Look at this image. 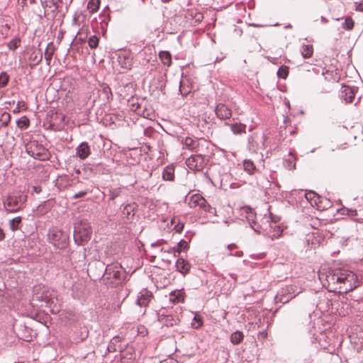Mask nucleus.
<instances>
[{
    "instance_id": "nucleus-52",
    "label": "nucleus",
    "mask_w": 363,
    "mask_h": 363,
    "mask_svg": "<svg viewBox=\"0 0 363 363\" xmlns=\"http://www.w3.org/2000/svg\"><path fill=\"white\" fill-rule=\"evenodd\" d=\"M9 76L6 72H1L0 73V88L6 87L9 82Z\"/></svg>"
},
{
    "instance_id": "nucleus-44",
    "label": "nucleus",
    "mask_w": 363,
    "mask_h": 363,
    "mask_svg": "<svg viewBox=\"0 0 363 363\" xmlns=\"http://www.w3.org/2000/svg\"><path fill=\"white\" fill-rule=\"evenodd\" d=\"M313 48L311 45H304L302 47L301 55L304 58H309L312 56Z\"/></svg>"
},
{
    "instance_id": "nucleus-13",
    "label": "nucleus",
    "mask_w": 363,
    "mask_h": 363,
    "mask_svg": "<svg viewBox=\"0 0 363 363\" xmlns=\"http://www.w3.org/2000/svg\"><path fill=\"white\" fill-rule=\"evenodd\" d=\"M158 320L163 325L167 327L178 325L181 321L178 315L169 313L168 311L160 313L158 314Z\"/></svg>"
},
{
    "instance_id": "nucleus-24",
    "label": "nucleus",
    "mask_w": 363,
    "mask_h": 363,
    "mask_svg": "<svg viewBox=\"0 0 363 363\" xmlns=\"http://www.w3.org/2000/svg\"><path fill=\"white\" fill-rule=\"evenodd\" d=\"M350 338L353 348L357 352H361L363 350V332H360L359 334H352Z\"/></svg>"
},
{
    "instance_id": "nucleus-42",
    "label": "nucleus",
    "mask_w": 363,
    "mask_h": 363,
    "mask_svg": "<svg viewBox=\"0 0 363 363\" xmlns=\"http://www.w3.org/2000/svg\"><path fill=\"white\" fill-rule=\"evenodd\" d=\"M21 330L23 332L24 334H22L21 338L25 341L31 340L32 335L31 332L32 330L30 328L26 327V325H21Z\"/></svg>"
},
{
    "instance_id": "nucleus-19",
    "label": "nucleus",
    "mask_w": 363,
    "mask_h": 363,
    "mask_svg": "<svg viewBox=\"0 0 363 363\" xmlns=\"http://www.w3.org/2000/svg\"><path fill=\"white\" fill-rule=\"evenodd\" d=\"M153 298L152 293L147 290V289H142L137 299V304L140 306H148L150 301Z\"/></svg>"
},
{
    "instance_id": "nucleus-22",
    "label": "nucleus",
    "mask_w": 363,
    "mask_h": 363,
    "mask_svg": "<svg viewBox=\"0 0 363 363\" xmlns=\"http://www.w3.org/2000/svg\"><path fill=\"white\" fill-rule=\"evenodd\" d=\"M118 62L120 66L125 69H131L133 67V58L130 54L121 52L118 56Z\"/></svg>"
},
{
    "instance_id": "nucleus-54",
    "label": "nucleus",
    "mask_w": 363,
    "mask_h": 363,
    "mask_svg": "<svg viewBox=\"0 0 363 363\" xmlns=\"http://www.w3.org/2000/svg\"><path fill=\"white\" fill-rule=\"evenodd\" d=\"M289 156H291V158L284 160V166L286 168H288L289 169H295V167H296L295 158L294 157V155L291 152L289 153Z\"/></svg>"
},
{
    "instance_id": "nucleus-26",
    "label": "nucleus",
    "mask_w": 363,
    "mask_h": 363,
    "mask_svg": "<svg viewBox=\"0 0 363 363\" xmlns=\"http://www.w3.org/2000/svg\"><path fill=\"white\" fill-rule=\"evenodd\" d=\"M210 147L211 143L208 140L200 138L199 145L197 146L194 152H196V155H201V156L206 157L208 154L210 152Z\"/></svg>"
},
{
    "instance_id": "nucleus-57",
    "label": "nucleus",
    "mask_w": 363,
    "mask_h": 363,
    "mask_svg": "<svg viewBox=\"0 0 363 363\" xmlns=\"http://www.w3.org/2000/svg\"><path fill=\"white\" fill-rule=\"evenodd\" d=\"M26 106L23 101H18L16 108L13 110V113H18L22 110H26Z\"/></svg>"
},
{
    "instance_id": "nucleus-47",
    "label": "nucleus",
    "mask_w": 363,
    "mask_h": 363,
    "mask_svg": "<svg viewBox=\"0 0 363 363\" xmlns=\"http://www.w3.org/2000/svg\"><path fill=\"white\" fill-rule=\"evenodd\" d=\"M11 121V115L7 112H4L0 118V129L8 126Z\"/></svg>"
},
{
    "instance_id": "nucleus-35",
    "label": "nucleus",
    "mask_w": 363,
    "mask_h": 363,
    "mask_svg": "<svg viewBox=\"0 0 363 363\" xmlns=\"http://www.w3.org/2000/svg\"><path fill=\"white\" fill-rule=\"evenodd\" d=\"M269 227L271 228L270 231L266 232V233L268 234L272 239L277 238L282 234V229L277 224L272 225V223H269Z\"/></svg>"
},
{
    "instance_id": "nucleus-30",
    "label": "nucleus",
    "mask_w": 363,
    "mask_h": 363,
    "mask_svg": "<svg viewBox=\"0 0 363 363\" xmlns=\"http://www.w3.org/2000/svg\"><path fill=\"white\" fill-rule=\"evenodd\" d=\"M185 293L183 289L175 290L169 294V300L174 303H182L184 301Z\"/></svg>"
},
{
    "instance_id": "nucleus-58",
    "label": "nucleus",
    "mask_w": 363,
    "mask_h": 363,
    "mask_svg": "<svg viewBox=\"0 0 363 363\" xmlns=\"http://www.w3.org/2000/svg\"><path fill=\"white\" fill-rule=\"evenodd\" d=\"M158 85L156 86L157 89H160L161 91H163V89L165 87V83L164 82V78L162 76H160L157 79Z\"/></svg>"
},
{
    "instance_id": "nucleus-4",
    "label": "nucleus",
    "mask_w": 363,
    "mask_h": 363,
    "mask_svg": "<svg viewBox=\"0 0 363 363\" xmlns=\"http://www.w3.org/2000/svg\"><path fill=\"white\" fill-rule=\"evenodd\" d=\"M48 240L55 248L64 250L69 244V235L57 227H52L48 232Z\"/></svg>"
},
{
    "instance_id": "nucleus-27",
    "label": "nucleus",
    "mask_w": 363,
    "mask_h": 363,
    "mask_svg": "<svg viewBox=\"0 0 363 363\" xmlns=\"http://www.w3.org/2000/svg\"><path fill=\"white\" fill-rule=\"evenodd\" d=\"M108 201H114L116 199L121 197L125 190L124 186H108Z\"/></svg>"
},
{
    "instance_id": "nucleus-62",
    "label": "nucleus",
    "mask_w": 363,
    "mask_h": 363,
    "mask_svg": "<svg viewBox=\"0 0 363 363\" xmlns=\"http://www.w3.org/2000/svg\"><path fill=\"white\" fill-rule=\"evenodd\" d=\"M184 224L183 223H177V225H175L174 229V230L177 232V233H182L183 229H184Z\"/></svg>"
},
{
    "instance_id": "nucleus-61",
    "label": "nucleus",
    "mask_w": 363,
    "mask_h": 363,
    "mask_svg": "<svg viewBox=\"0 0 363 363\" xmlns=\"http://www.w3.org/2000/svg\"><path fill=\"white\" fill-rule=\"evenodd\" d=\"M164 244H167V241L163 239H160L157 240L155 242L152 243L151 247H155L157 246H161Z\"/></svg>"
},
{
    "instance_id": "nucleus-55",
    "label": "nucleus",
    "mask_w": 363,
    "mask_h": 363,
    "mask_svg": "<svg viewBox=\"0 0 363 363\" xmlns=\"http://www.w3.org/2000/svg\"><path fill=\"white\" fill-rule=\"evenodd\" d=\"M250 226L252 228L259 234H264L266 230H263L262 226L259 225L256 220H252V223H250Z\"/></svg>"
},
{
    "instance_id": "nucleus-36",
    "label": "nucleus",
    "mask_w": 363,
    "mask_h": 363,
    "mask_svg": "<svg viewBox=\"0 0 363 363\" xmlns=\"http://www.w3.org/2000/svg\"><path fill=\"white\" fill-rule=\"evenodd\" d=\"M39 52L38 55L35 52H33L29 57L30 61L33 62V64L30 65L31 69H33L43 60V53L40 50H39Z\"/></svg>"
},
{
    "instance_id": "nucleus-15",
    "label": "nucleus",
    "mask_w": 363,
    "mask_h": 363,
    "mask_svg": "<svg viewBox=\"0 0 363 363\" xmlns=\"http://www.w3.org/2000/svg\"><path fill=\"white\" fill-rule=\"evenodd\" d=\"M138 209V205L133 202L126 204L122 209V216L125 223H130L134 219L136 211Z\"/></svg>"
},
{
    "instance_id": "nucleus-5",
    "label": "nucleus",
    "mask_w": 363,
    "mask_h": 363,
    "mask_svg": "<svg viewBox=\"0 0 363 363\" xmlns=\"http://www.w3.org/2000/svg\"><path fill=\"white\" fill-rule=\"evenodd\" d=\"M92 229L87 220H80L74 223V240L78 245H83L90 239Z\"/></svg>"
},
{
    "instance_id": "nucleus-2",
    "label": "nucleus",
    "mask_w": 363,
    "mask_h": 363,
    "mask_svg": "<svg viewBox=\"0 0 363 363\" xmlns=\"http://www.w3.org/2000/svg\"><path fill=\"white\" fill-rule=\"evenodd\" d=\"M106 266L101 282L108 288L115 289L122 286L127 279V272L122 264L113 261L111 257L106 256L102 262Z\"/></svg>"
},
{
    "instance_id": "nucleus-29",
    "label": "nucleus",
    "mask_w": 363,
    "mask_h": 363,
    "mask_svg": "<svg viewBox=\"0 0 363 363\" xmlns=\"http://www.w3.org/2000/svg\"><path fill=\"white\" fill-rule=\"evenodd\" d=\"M225 125L230 126L231 131L235 135H240L242 133H245V130L247 127L245 124L241 123H229L228 122H225Z\"/></svg>"
},
{
    "instance_id": "nucleus-49",
    "label": "nucleus",
    "mask_w": 363,
    "mask_h": 363,
    "mask_svg": "<svg viewBox=\"0 0 363 363\" xmlns=\"http://www.w3.org/2000/svg\"><path fill=\"white\" fill-rule=\"evenodd\" d=\"M21 45V38L17 36L7 43V47L11 50H15Z\"/></svg>"
},
{
    "instance_id": "nucleus-56",
    "label": "nucleus",
    "mask_w": 363,
    "mask_h": 363,
    "mask_svg": "<svg viewBox=\"0 0 363 363\" xmlns=\"http://www.w3.org/2000/svg\"><path fill=\"white\" fill-rule=\"evenodd\" d=\"M248 145L250 150H255L257 148L258 144L255 141L252 135L248 138Z\"/></svg>"
},
{
    "instance_id": "nucleus-3",
    "label": "nucleus",
    "mask_w": 363,
    "mask_h": 363,
    "mask_svg": "<svg viewBox=\"0 0 363 363\" xmlns=\"http://www.w3.org/2000/svg\"><path fill=\"white\" fill-rule=\"evenodd\" d=\"M28 199L26 191L14 189L2 197V203L7 213H14L26 208Z\"/></svg>"
},
{
    "instance_id": "nucleus-20",
    "label": "nucleus",
    "mask_w": 363,
    "mask_h": 363,
    "mask_svg": "<svg viewBox=\"0 0 363 363\" xmlns=\"http://www.w3.org/2000/svg\"><path fill=\"white\" fill-rule=\"evenodd\" d=\"M177 271L182 274L184 277L190 272L191 264L183 257H179L175 263Z\"/></svg>"
},
{
    "instance_id": "nucleus-59",
    "label": "nucleus",
    "mask_w": 363,
    "mask_h": 363,
    "mask_svg": "<svg viewBox=\"0 0 363 363\" xmlns=\"http://www.w3.org/2000/svg\"><path fill=\"white\" fill-rule=\"evenodd\" d=\"M301 363H314V359L311 354H306Z\"/></svg>"
},
{
    "instance_id": "nucleus-6",
    "label": "nucleus",
    "mask_w": 363,
    "mask_h": 363,
    "mask_svg": "<svg viewBox=\"0 0 363 363\" xmlns=\"http://www.w3.org/2000/svg\"><path fill=\"white\" fill-rule=\"evenodd\" d=\"M242 169L250 176L256 177V185L259 187H264L269 182L264 177L262 172L257 168L255 162L250 159H245L242 161Z\"/></svg>"
},
{
    "instance_id": "nucleus-14",
    "label": "nucleus",
    "mask_w": 363,
    "mask_h": 363,
    "mask_svg": "<svg viewBox=\"0 0 363 363\" xmlns=\"http://www.w3.org/2000/svg\"><path fill=\"white\" fill-rule=\"evenodd\" d=\"M357 91V87H352L345 84L342 85V88L340 92V97L342 100H344L345 103H352L355 97V94Z\"/></svg>"
},
{
    "instance_id": "nucleus-8",
    "label": "nucleus",
    "mask_w": 363,
    "mask_h": 363,
    "mask_svg": "<svg viewBox=\"0 0 363 363\" xmlns=\"http://www.w3.org/2000/svg\"><path fill=\"white\" fill-rule=\"evenodd\" d=\"M300 291H297V287L294 285H289L282 287L275 296L276 303H286L296 297Z\"/></svg>"
},
{
    "instance_id": "nucleus-1",
    "label": "nucleus",
    "mask_w": 363,
    "mask_h": 363,
    "mask_svg": "<svg viewBox=\"0 0 363 363\" xmlns=\"http://www.w3.org/2000/svg\"><path fill=\"white\" fill-rule=\"evenodd\" d=\"M324 286L330 292L347 294L358 287L360 281L353 272L345 269H330L325 276Z\"/></svg>"
},
{
    "instance_id": "nucleus-45",
    "label": "nucleus",
    "mask_w": 363,
    "mask_h": 363,
    "mask_svg": "<svg viewBox=\"0 0 363 363\" xmlns=\"http://www.w3.org/2000/svg\"><path fill=\"white\" fill-rule=\"evenodd\" d=\"M21 217L17 216L11 219L9 222V227L12 231H16L20 228V224L21 223Z\"/></svg>"
},
{
    "instance_id": "nucleus-64",
    "label": "nucleus",
    "mask_w": 363,
    "mask_h": 363,
    "mask_svg": "<svg viewBox=\"0 0 363 363\" xmlns=\"http://www.w3.org/2000/svg\"><path fill=\"white\" fill-rule=\"evenodd\" d=\"M195 18L196 22H201L203 18V14L201 13H196L195 14Z\"/></svg>"
},
{
    "instance_id": "nucleus-17",
    "label": "nucleus",
    "mask_w": 363,
    "mask_h": 363,
    "mask_svg": "<svg viewBox=\"0 0 363 363\" xmlns=\"http://www.w3.org/2000/svg\"><path fill=\"white\" fill-rule=\"evenodd\" d=\"M99 97H102L104 104L110 103L113 99V95L111 91L110 86L105 83L100 85V88L98 90Z\"/></svg>"
},
{
    "instance_id": "nucleus-33",
    "label": "nucleus",
    "mask_w": 363,
    "mask_h": 363,
    "mask_svg": "<svg viewBox=\"0 0 363 363\" xmlns=\"http://www.w3.org/2000/svg\"><path fill=\"white\" fill-rule=\"evenodd\" d=\"M55 50V46L52 42L48 44L47 48L45 50V59L48 65H50L51 60Z\"/></svg>"
},
{
    "instance_id": "nucleus-28",
    "label": "nucleus",
    "mask_w": 363,
    "mask_h": 363,
    "mask_svg": "<svg viewBox=\"0 0 363 363\" xmlns=\"http://www.w3.org/2000/svg\"><path fill=\"white\" fill-rule=\"evenodd\" d=\"M130 109L144 118H148L150 116L148 110L146 108H143L142 104L138 102L131 103Z\"/></svg>"
},
{
    "instance_id": "nucleus-39",
    "label": "nucleus",
    "mask_w": 363,
    "mask_h": 363,
    "mask_svg": "<svg viewBox=\"0 0 363 363\" xmlns=\"http://www.w3.org/2000/svg\"><path fill=\"white\" fill-rule=\"evenodd\" d=\"M203 324V318L201 315H199L198 313H196L194 314L192 323H191V327L194 329H199Z\"/></svg>"
},
{
    "instance_id": "nucleus-7",
    "label": "nucleus",
    "mask_w": 363,
    "mask_h": 363,
    "mask_svg": "<svg viewBox=\"0 0 363 363\" xmlns=\"http://www.w3.org/2000/svg\"><path fill=\"white\" fill-rule=\"evenodd\" d=\"M27 152L33 158L40 161L48 160L50 153L47 148L37 140H31L26 145Z\"/></svg>"
},
{
    "instance_id": "nucleus-51",
    "label": "nucleus",
    "mask_w": 363,
    "mask_h": 363,
    "mask_svg": "<svg viewBox=\"0 0 363 363\" xmlns=\"http://www.w3.org/2000/svg\"><path fill=\"white\" fill-rule=\"evenodd\" d=\"M189 248V242L184 240H181L177 245V254L179 255L182 251H186Z\"/></svg>"
},
{
    "instance_id": "nucleus-25",
    "label": "nucleus",
    "mask_w": 363,
    "mask_h": 363,
    "mask_svg": "<svg viewBox=\"0 0 363 363\" xmlns=\"http://www.w3.org/2000/svg\"><path fill=\"white\" fill-rule=\"evenodd\" d=\"M179 140L184 148L191 151H195L200 142V138L189 136L186 138L181 137Z\"/></svg>"
},
{
    "instance_id": "nucleus-37",
    "label": "nucleus",
    "mask_w": 363,
    "mask_h": 363,
    "mask_svg": "<svg viewBox=\"0 0 363 363\" xmlns=\"http://www.w3.org/2000/svg\"><path fill=\"white\" fill-rule=\"evenodd\" d=\"M159 57L164 65L169 67L172 65V55L169 51H160Z\"/></svg>"
},
{
    "instance_id": "nucleus-32",
    "label": "nucleus",
    "mask_w": 363,
    "mask_h": 363,
    "mask_svg": "<svg viewBox=\"0 0 363 363\" xmlns=\"http://www.w3.org/2000/svg\"><path fill=\"white\" fill-rule=\"evenodd\" d=\"M162 178L165 181L172 182L174 180V166L172 164L165 167L162 172Z\"/></svg>"
},
{
    "instance_id": "nucleus-9",
    "label": "nucleus",
    "mask_w": 363,
    "mask_h": 363,
    "mask_svg": "<svg viewBox=\"0 0 363 363\" xmlns=\"http://www.w3.org/2000/svg\"><path fill=\"white\" fill-rule=\"evenodd\" d=\"M62 3V0H40L41 6L44 9V16L54 20L59 12V4Z\"/></svg>"
},
{
    "instance_id": "nucleus-63",
    "label": "nucleus",
    "mask_w": 363,
    "mask_h": 363,
    "mask_svg": "<svg viewBox=\"0 0 363 363\" xmlns=\"http://www.w3.org/2000/svg\"><path fill=\"white\" fill-rule=\"evenodd\" d=\"M108 352H115L116 350L115 347V344L113 342H111L109 345H108Z\"/></svg>"
},
{
    "instance_id": "nucleus-31",
    "label": "nucleus",
    "mask_w": 363,
    "mask_h": 363,
    "mask_svg": "<svg viewBox=\"0 0 363 363\" xmlns=\"http://www.w3.org/2000/svg\"><path fill=\"white\" fill-rule=\"evenodd\" d=\"M52 206L50 203V201H43L37 207L35 214L38 217L43 216L49 212Z\"/></svg>"
},
{
    "instance_id": "nucleus-10",
    "label": "nucleus",
    "mask_w": 363,
    "mask_h": 363,
    "mask_svg": "<svg viewBox=\"0 0 363 363\" xmlns=\"http://www.w3.org/2000/svg\"><path fill=\"white\" fill-rule=\"evenodd\" d=\"M331 311L341 317H345L351 312L350 303L348 298L342 296L339 300L331 303Z\"/></svg>"
},
{
    "instance_id": "nucleus-48",
    "label": "nucleus",
    "mask_w": 363,
    "mask_h": 363,
    "mask_svg": "<svg viewBox=\"0 0 363 363\" xmlns=\"http://www.w3.org/2000/svg\"><path fill=\"white\" fill-rule=\"evenodd\" d=\"M93 191V187L91 186L90 187H87L85 189L80 191L72 196L73 199H78L84 198L88 194L91 193Z\"/></svg>"
},
{
    "instance_id": "nucleus-40",
    "label": "nucleus",
    "mask_w": 363,
    "mask_h": 363,
    "mask_svg": "<svg viewBox=\"0 0 363 363\" xmlns=\"http://www.w3.org/2000/svg\"><path fill=\"white\" fill-rule=\"evenodd\" d=\"M100 6V0H89L87 4V9L91 13H94L98 11Z\"/></svg>"
},
{
    "instance_id": "nucleus-23",
    "label": "nucleus",
    "mask_w": 363,
    "mask_h": 363,
    "mask_svg": "<svg viewBox=\"0 0 363 363\" xmlns=\"http://www.w3.org/2000/svg\"><path fill=\"white\" fill-rule=\"evenodd\" d=\"M215 112L217 117L222 120L228 119L232 116V111L224 104H218Z\"/></svg>"
},
{
    "instance_id": "nucleus-43",
    "label": "nucleus",
    "mask_w": 363,
    "mask_h": 363,
    "mask_svg": "<svg viewBox=\"0 0 363 363\" xmlns=\"http://www.w3.org/2000/svg\"><path fill=\"white\" fill-rule=\"evenodd\" d=\"M354 22L351 16H347L345 18L344 22L342 23V28L345 30H351L353 29Z\"/></svg>"
},
{
    "instance_id": "nucleus-11",
    "label": "nucleus",
    "mask_w": 363,
    "mask_h": 363,
    "mask_svg": "<svg viewBox=\"0 0 363 363\" xmlns=\"http://www.w3.org/2000/svg\"><path fill=\"white\" fill-rule=\"evenodd\" d=\"M208 162V159L206 157L195 154L191 155L186 160V164L190 169L201 172L203 171Z\"/></svg>"
},
{
    "instance_id": "nucleus-41",
    "label": "nucleus",
    "mask_w": 363,
    "mask_h": 363,
    "mask_svg": "<svg viewBox=\"0 0 363 363\" xmlns=\"http://www.w3.org/2000/svg\"><path fill=\"white\" fill-rule=\"evenodd\" d=\"M319 201H321V203H317L316 204V207L318 210L323 211L331 206L330 201L326 198L320 196Z\"/></svg>"
},
{
    "instance_id": "nucleus-16",
    "label": "nucleus",
    "mask_w": 363,
    "mask_h": 363,
    "mask_svg": "<svg viewBox=\"0 0 363 363\" xmlns=\"http://www.w3.org/2000/svg\"><path fill=\"white\" fill-rule=\"evenodd\" d=\"M194 85L193 79L188 76H184V74H182V79L179 82L180 94L184 96H186L191 92L192 89H194Z\"/></svg>"
},
{
    "instance_id": "nucleus-38",
    "label": "nucleus",
    "mask_w": 363,
    "mask_h": 363,
    "mask_svg": "<svg viewBox=\"0 0 363 363\" xmlns=\"http://www.w3.org/2000/svg\"><path fill=\"white\" fill-rule=\"evenodd\" d=\"M244 339V334L240 330L233 333L230 335V342L233 345H239Z\"/></svg>"
},
{
    "instance_id": "nucleus-12",
    "label": "nucleus",
    "mask_w": 363,
    "mask_h": 363,
    "mask_svg": "<svg viewBox=\"0 0 363 363\" xmlns=\"http://www.w3.org/2000/svg\"><path fill=\"white\" fill-rule=\"evenodd\" d=\"M188 205L190 208L199 207L205 212L212 213V207L207 201L200 194H195L190 196Z\"/></svg>"
},
{
    "instance_id": "nucleus-21",
    "label": "nucleus",
    "mask_w": 363,
    "mask_h": 363,
    "mask_svg": "<svg viewBox=\"0 0 363 363\" xmlns=\"http://www.w3.org/2000/svg\"><path fill=\"white\" fill-rule=\"evenodd\" d=\"M91 155V148L87 142L81 143L76 148V155L80 160H85Z\"/></svg>"
},
{
    "instance_id": "nucleus-60",
    "label": "nucleus",
    "mask_w": 363,
    "mask_h": 363,
    "mask_svg": "<svg viewBox=\"0 0 363 363\" xmlns=\"http://www.w3.org/2000/svg\"><path fill=\"white\" fill-rule=\"evenodd\" d=\"M269 218H270V223H274L273 225H276L280 220V217L274 216L272 213H270Z\"/></svg>"
},
{
    "instance_id": "nucleus-34",
    "label": "nucleus",
    "mask_w": 363,
    "mask_h": 363,
    "mask_svg": "<svg viewBox=\"0 0 363 363\" xmlns=\"http://www.w3.org/2000/svg\"><path fill=\"white\" fill-rule=\"evenodd\" d=\"M305 198L311 203V205L316 206L317 203H321V201H319V199H320V196L313 191L306 192Z\"/></svg>"
},
{
    "instance_id": "nucleus-53",
    "label": "nucleus",
    "mask_w": 363,
    "mask_h": 363,
    "mask_svg": "<svg viewBox=\"0 0 363 363\" xmlns=\"http://www.w3.org/2000/svg\"><path fill=\"white\" fill-rule=\"evenodd\" d=\"M99 38L96 35H91L88 38V45L91 49H95L98 47Z\"/></svg>"
},
{
    "instance_id": "nucleus-50",
    "label": "nucleus",
    "mask_w": 363,
    "mask_h": 363,
    "mask_svg": "<svg viewBox=\"0 0 363 363\" xmlns=\"http://www.w3.org/2000/svg\"><path fill=\"white\" fill-rule=\"evenodd\" d=\"M16 124L19 128L24 130L30 125V121L26 116H22L16 121Z\"/></svg>"
},
{
    "instance_id": "nucleus-46",
    "label": "nucleus",
    "mask_w": 363,
    "mask_h": 363,
    "mask_svg": "<svg viewBox=\"0 0 363 363\" xmlns=\"http://www.w3.org/2000/svg\"><path fill=\"white\" fill-rule=\"evenodd\" d=\"M289 73V68L288 66L281 65L277 71V77L280 79H286Z\"/></svg>"
},
{
    "instance_id": "nucleus-18",
    "label": "nucleus",
    "mask_w": 363,
    "mask_h": 363,
    "mask_svg": "<svg viewBox=\"0 0 363 363\" xmlns=\"http://www.w3.org/2000/svg\"><path fill=\"white\" fill-rule=\"evenodd\" d=\"M85 172H92L94 174H106L110 173L107 166L103 163L93 164L91 166H86L82 169Z\"/></svg>"
}]
</instances>
